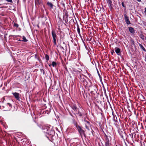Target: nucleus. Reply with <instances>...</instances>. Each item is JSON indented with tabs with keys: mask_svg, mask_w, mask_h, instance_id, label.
Here are the masks:
<instances>
[{
	"mask_svg": "<svg viewBox=\"0 0 146 146\" xmlns=\"http://www.w3.org/2000/svg\"><path fill=\"white\" fill-rule=\"evenodd\" d=\"M105 144L104 146H110L111 144L110 143H105Z\"/></svg>",
	"mask_w": 146,
	"mask_h": 146,
	"instance_id": "nucleus-31",
	"label": "nucleus"
},
{
	"mask_svg": "<svg viewBox=\"0 0 146 146\" xmlns=\"http://www.w3.org/2000/svg\"><path fill=\"white\" fill-rule=\"evenodd\" d=\"M70 115H71V116H72V114H71L70 113Z\"/></svg>",
	"mask_w": 146,
	"mask_h": 146,
	"instance_id": "nucleus-50",
	"label": "nucleus"
},
{
	"mask_svg": "<svg viewBox=\"0 0 146 146\" xmlns=\"http://www.w3.org/2000/svg\"><path fill=\"white\" fill-rule=\"evenodd\" d=\"M82 93L83 94V95H84V98H85V95H87V94L86 93H85V91H84V93H83V92L82 91Z\"/></svg>",
	"mask_w": 146,
	"mask_h": 146,
	"instance_id": "nucleus-35",
	"label": "nucleus"
},
{
	"mask_svg": "<svg viewBox=\"0 0 146 146\" xmlns=\"http://www.w3.org/2000/svg\"><path fill=\"white\" fill-rule=\"evenodd\" d=\"M138 1L140 2L141 1V0H137Z\"/></svg>",
	"mask_w": 146,
	"mask_h": 146,
	"instance_id": "nucleus-43",
	"label": "nucleus"
},
{
	"mask_svg": "<svg viewBox=\"0 0 146 146\" xmlns=\"http://www.w3.org/2000/svg\"><path fill=\"white\" fill-rule=\"evenodd\" d=\"M136 134H135V135H134L135 137V136H136Z\"/></svg>",
	"mask_w": 146,
	"mask_h": 146,
	"instance_id": "nucleus-54",
	"label": "nucleus"
},
{
	"mask_svg": "<svg viewBox=\"0 0 146 146\" xmlns=\"http://www.w3.org/2000/svg\"><path fill=\"white\" fill-rule=\"evenodd\" d=\"M71 108L74 111H77L78 110L76 105V104H72L71 105Z\"/></svg>",
	"mask_w": 146,
	"mask_h": 146,
	"instance_id": "nucleus-13",
	"label": "nucleus"
},
{
	"mask_svg": "<svg viewBox=\"0 0 146 146\" xmlns=\"http://www.w3.org/2000/svg\"><path fill=\"white\" fill-rule=\"evenodd\" d=\"M45 136H46L47 138L48 139V135H45Z\"/></svg>",
	"mask_w": 146,
	"mask_h": 146,
	"instance_id": "nucleus-41",
	"label": "nucleus"
},
{
	"mask_svg": "<svg viewBox=\"0 0 146 146\" xmlns=\"http://www.w3.org/2000/svg\"><path fill=\"white\" fill-rule=\"evenodd\" d=\"M133 134L132 133V136H131V137H132V138H133Z\"/></svg>",
	"mask_w": 146,
	"mask_h": 146,
	"instance_id": "nucleus-42",
	"label": "nucleus"
},
{
	"mask_svg": "<svg viewBox=\"0 0 146 146\" xmlns=\"http://www.w3.org/2000/svg\"><path fill=\"white\" fill-rule=\"evenodd\" d=\"M63 15H68V12L65 9H64L63 10Z\"/></svg>",
	"mask_w": 146,
	"mask_h": 146,
	"instance_id": "nucleus-22",
	"label": "nucleus"
},
{
	"mask_svg": "<svg viewBox=\"0 0 146 146\" xmlns=\"http://www.w3.org/2000/svg\"><path fill=\"white\" fill-rule=\"evenodd\" d=\"M3 99L4 100H5V98H4V97H3Z\"/></svg>",
	"mask_w": 146,
	"mask_h": 146,
	"instance_id": "nucleus-45",
	"label": "nucleus"
},
{
	"mask_svg": "<svg viewBox=\"0 0 146 146\" xmlns=\"http://www.w3.org/2000/svg\"><path fill=\"white\" fill-rule=\"evenodd\" d=\"M91 38L89 40L90 41H91Z\"/></svg>",
	"mask_w": 146,
	"mask_h": 146,
	"instance_id": "nucleus-51",
	"label": "nucleus"
},
{
	"mask_svg": "<svg viewBox=\"0 0 146 146\" xmlns=\"http://www.w3.org/2000/svg\"><path fill=\"white\" fill-rule=\"evenodd\" d=\"M115 51L118 55L121 56V50L119 48L117 47H115Z\"/></svg>",
	"mask_w": 146,
	"mask_h": 146,
	"instance_id": "nucleus-11",
	"label": "nucleus"
},
{
	"mask_svg": "<svg viewBox=\"0 0 146 146\" xmlns=\"http://www.w3.org/2000/svg\"><path fill=\"white\" fill-rule=\"evenodd\" d=\"M44 17V16H43L42 17H42Z\"/></svg>",
	"mask_w": 146,
	"mask_h": 146,
	"instance_id": "nucleus-55",
	"label": "nucleus"
},
{
	"mask_svg": "<svg viewBox=\"0 0 146 146\" xmlns=\"http://www.w3.org/2000/svg\"><path fill=\"white\" fill-rule=\"evenodd\" d=\"M77 76L79 79L80 82L81 83L85 88L88 87V82L85 78H87V77L82 74L79 71L77 73Z\"/></svg>",
	"mask_w": 146,
	"mask_h": 146,
	"instance_id": "nucleus-1",
	"label": "nucleus"
},
{
	"mask_svg": "<svg viewBox=\"0 0 146 146\" xmlns=\"http://www.w3.org/2000/svg\"><path fill=\"white\" fill-rule=\"evenodd\" d=\"M77 32L78 34L80 35V30L79 28V26L78 24H77Z\"/></svg>",
	"mask_w": 146,
	"mask_h": 146,
	"instance_id": "nucleus-23",
	"label": "nucleus"
},
{
	"mask_svg": "<svg viewBox=\"0 0 146 146\" xmlns=\"http://www.w3.org/2000/svg\"><path fill=\"white\" fill-rule=\"evenodd\" d=\"M74 125L81 138L82 139L83 136L86 138V135L85 133V131L83 129L82 127L79 125L77 123H75Z\"/></svg>",
	"mask_w": 146,
	"mask_h": 146,
	"instance_id": "nucleus-2",
	"label": "nucleus"
},
{
	"mask_svg": "<svg viewBox=\"0 0 146 146\" xmlns=\"http://www.w3.org/2000/svg\"><path fill=\"white\" fill-rule=\"evenodd\" d=\"M63 20L64 21L65 23H67L68 22V15H63Z\"/></svg>",
	"mask_w": 146,
	"mask_h": 146,
	"instance_id": "nucleus-17",
	"label": "nucleus"
},
{
	"mask_svg": "<svg viewBox=\"0 0 146 146\" xmlns=\"http://www.w3.org/2000/svg\"><path fill=\"white\" fill-rule=\"evenodd\" d=\"M13 25L14 27H15L17 28H18L19 26V25L18 24H17V23H14Z\"/></svg>",
	"mask_w": 146,
	"mask_h": 146,
	"instance_id": "nucleus-27",
	"label": "nucleus"
},
{
	"mask_svg": "<svg viewBox=\"0 0 146 146\" xmlns=\"http://www.w3.org/2000/svg\"><path fill=\"white\" fill-rule=\"evenodd\" d=\"M129 30V32L132 34H134L135 33V30L134 29L131 27H128Z\"/></svg>",
	"mask_w": 146,
	"mask_h": 146,
	"instance_id": "nucleus-18",
	"label": "nucleus"
},
{
	"mask_svg": "<svg viewBox=\"0 0 146 146\" xmlns=\"http://www.w3.org/2000/svg\"><path fill=\"white\" fill-rule=\"evenodd\" d=\"M120 136H121V138H122V139H124V138H123V135H121V134H120Z\"/></svg>",
	"mask_w": 146,
	"mask_h": 146,
	"instance_id": "nucleus-37",
	"label": "nucleus"
},
{
	"mask_svg": "<svg viewBox=\"0 0 146 146\" xmlns=\"http://www.w3.org/2000/svg\"><path fill=\"white\" fill-rule=\"evenodd\" d=\"M66 46V45L65 44L64 42H63L62 44L61 45H60V48L61 49H62L63 50H64V47H65Z\"/></svg>",
	"mask_w": 146,
	"mask_h": 146,
	"instance_id": "nucleus-19",
	"label": "nucleus"
},
{
	"mask_svg": "<svg viewBox=\"0 0 146 146\" xmlns=\"http://www.w3.org/2000/svg\"><path fill=\"white\" fill-rule=\"evenodd\" d=\"M18 41H21V40H20V39H19V40Z\"/></svg>",
	"mask_w": 146,
	"mask_h": 146,
	"instance_id": "nucleus-47",
	"label": "nucleus"
},
{
	"mask_svg": "<svg viewBox=\"0 0 146 146\" xmlns=\"http://www.w3.org/2000/svg\"><path fill=\"white\" fill-rule=\"evenodd\" d=\"M104 94L105 95V96H106V98H107L108 99V96L107 95V94H106V90H105H105H104Z\"/></svg>",
	"mask_w": 146,
	"mask_h": 146,
	"instance_id": "nucleus-30",
	"label": "nucleus"
},
{
	"mask_svg": "<svg viewBox=\"0 0 146 146\" xmlns=\"http://www.w3.org/2000/svg\"><path fill=\"white\" fill-rule=\"evenodd\" d=\"M124 16L125 22L127 25H129L131 24L129 20V18L126 14H124Z\"/></svg>",
	"mask_w": 146,
	"mask_h": 146,
	"instance_id": "nucleus-10",
	"label": "nucleus"
},
{
	"mask_svg": "<svg viewBox=\"0 0 146 146\" xmlns=\"http://www.w3.org/2000/svg\"><path fill=\"white\" fill-rule=\"evenodd\" d=\"M23 40H22V41L24 42H26L28 41V40L25 37V36H23Z\"/></svg>",
	"mask_w": 146,
	"mask_h": 146,
	"instance_id": "nucleus-24",
	"label": "nucleus"
},
{
	"mask_svg": "<svg viewBox=\"0 0 146 146\" xmlns=\"http://www.w3.org/2000/svg\"><path fill=\"white\" fill-rule=\"evenodd\" d=\"M46 5L50 8V10L51 11L52 9H53V12L56 13V7L52 3L48 1L46 2Z\"/></svg>",
	"mask_w": 146,
	"mask_h": 146,
	"instance_id": "nucleus-4",
	"label": "nucleus"
},
{
	"mask_svg": "<svg viewBox=\"0 0 146 146\" xmlns=\"http://www.w3.org/2000/svg\"><path fill=\"white\" fill-rule=\"evenodd\" d=\"M46 131H44V132H46V133L48 135H50L51 136H53L54 134V131L53 130L50 129V127H46Z\"/></svg>",
	"mask_w": 146,
	"mask_h": 146,
	"instance_id": "nucleus-5",
	"label": "nucleus"
},
{
	"mask_svg": "<svg viewBox=\"0 0 146 146\" xmlns=\"http://www.w3.org/2000/svg\"><path fill=\"white\" fill-rule=\"evenodd\" d=\"M11 36H15V35H11Z\"/></svg>",
	"mask_w": 146,
	"mask_h": 146,
	"instance_id": "nucleus-46",
	"label": "nucleus"
},
{
	"mask_svg": "<svg viewBox=\"0 0 146 146\" xmlns=\"http://www.w3.org/2000/svg\"><path fill=\"white\" fill-rule=\"evenodd\" d=\"M78 110V112L76 113V114L78 115V116L80 118L83 117L84 114V111L81 108L80 109H79V108Z\"/></svg>",
	"mask_w": 146,
	"mask_h": 146,
	"instance_id": "nucleus-6",
	"label": "nucleus"
},
{
	"mask_svg": "<svg viewBox=\"0 0 146 146\" xmlns=\"http://www.w3.org/2000/svg\"><path fill=\"white\" fill-rule=\"evenodd\" d=\"M139 45L140 47L141 48V49L143 51H146L145 48H144V47H143V46L142 44H141L140 43H139Z\"/></svg>",
	"mask_w": 146,
	"mask_h": 146,
	"instance_id": "nucleus-20",
	"label": "nucleus"
},
{
	"mask_svg": "<svg viewBox=\"0 0 146 146\" xmlns=\"http://www.w3.org/2000/svg\"><path fill=\"white\" fill-rule=\"evenodd\" d=\"M145 14H146V7L145 8Z\"/></svg>",
	"mask_w": 146,
	"mask_h": 146,
	"instance_id": "nucleus-39",
	"label": "nucleus"
},
{
	"mask_svg": "<svg viewBox=\"0 0 146 146\" xmlns=\"http://www.w3.org/2000/svg\"><path fill=\"white\" fill-rule=\"evenodd\" d=\"M116 123L118 126H119H119H120L119 124V122L117 121L116 122Z\"/></svg>",
	"mask_w": 146,
	"mask_h": 146,
	"instance_id": "nucleus-36",
	"label": "nucleus"
},
{
	"mask_svg": "<svg viewBox=\"0 0 146 146\" xmlns=\"http://www.w3.org/2000/svg\"><path fill=\"white\" fill-rule=\"evenodd\" d=\"M102 146H104V145H102Z\"/></svg>",
	"mask_w": 146,
	"mask_h": 146,
	"instance_id": "nucleus-52",
	"label": "nucleus"
},
{
	"mask_svg": "<svg viewBox=\"0 0 146 146\" xmlns=\"http://www.w3.org/2000/svg\"><path fill=\"white\" fill-rule=\"evenodd\" d=\"M13 96L17 100H19V93L17 92H15L13 93Z\"/></svg>",
	"mask_w": 146,
	"mask_h": 146,
	"instance_id": "nucleus-15",
	"label": "nucleus"
},
{
	"mask_svg": "<svg viewBox=\"0 0 146 146\" xmlns=\"http://www.w3.org/2000/svg\"><path fill=\"white\" fill-rule=\"evenodd\" d=\"M114 53V51H113V52H111V54L112 55H113V53Z\"/></svg>",
	"mask_w": 146,
	"mask_h": 146,
	"instance_id": "nucleus-38",
	"label": "nucleus"
},
{
	"mask_svg": "<svg viewBox=\"0 0 146 146\" xmlns=\"http://www.w3.org/2000/svg\"><path fill=\"white\" fill-rule=\"evenodd\" d=\"M19 1V0H18V1H17V3H18Z\"/></svg>",
	"mask_w": 146,
	"mask_h": 146,
	"instance_id": "nucleus-48",
	"label": "nucleus"
},
{
	"mask_svg": "<svg viewBox=\"0 0 146 146\" xmlns=\"http://www.w3.org/2000/svg\"><path fill=\"white\" fill-rule=\"evenodd\" d=\"M92 134L93 135V136H94L95 135V132L92 129L91 131Z\"/></svg>",
	"mask_w": 146,
	"mask_h": 146,
	"instance_id": "nucleus-29",
	"label": "nucleus"
},
{
	"mask_svg": "<svg viewBox=\"0 0 146 146\" xmlns=\"http://www.w3.org/2000/svg\"><path fill=\"white\" fill-rule=\"evenodd\" d=\"M72 21L74 22V19H71L70 21Z\"/></svg>",
	"mask_w": 146,
	"mask_h": 146,
	"instance_id": "nucleus-40",
	"label": "nucleus"
},
{
	"mask_svg": "<svg viewBox=\"0 0 146 146\" xmlns=\"http://www.w3.org/2000/svg\"><path fill=\"white\" fill-rule=\"evenodd\" d=\"M107 1V4L108 6L109 7L111 11H112L113 9V5L112 4L111 0H106Z\"/></svg>",
	"mask_w": 146,
	"mask_h": 146,
	"instance_id": "nucleus-9",
	"label": "nucleus"
},
{
	"mask_svg": "<svg viewBox=\"0 0 146 146\" xmlns=\"http://www.w3.org/2000/svg\"><path fill=\"white\" fill-rule=\"evenodd\" d=\"M105 143H110V141L111 140V137L110 136L107 135L105 133Z\"/></svg>",
	"mask_w": 146,
	"mask_h": 146,
	"instance_id": "nucleus-7",
	"label": "nucleus"
},
{
	"mask_svg": "<svg viewBox=\"0 0 146 146\" xmlns=\"http://www.w3.org/2000/svg\"><path fill=\"white\" fill-rule=\"evenodd\" d=\"M140 38H141L142 40H144V36L142 34H140Z\"/></svg>",
	"mask_w": 146,
	"mask_h": 146,
	"instance_id": "nucleus-28",
	"label": "nucleus"
},
{
	"mask_svg": "<svg viewBox=\"0 0 146 146\" xmlns=\"http://www.w3.org/2000/svg\"><path fill=\"white\" fill-rule=\"evenodd\" d=\"M121 4H122V6L124 8H126V6L124 5V2H123Z\"/></svg>",
	"mask_w": 146,
	"mask_h": 146,
	"instance_id": "nucleus-34",
	"label": "nucleus"
},
{
	"mask_svg": "<svg viewBox=\"0 0 146 146\" xmlns=\"http://www.w3.org/2000/svg\"><path fill=\"white\" fill-rule=\"evenodd\" d=\"M145 39L146 40V36L145 37Z\"/></svg>",
	"mask_w": 146,
	"mask_h": 146,
	"instance_id": "nucleus-49",
	"label": "nucleus"
},
{
	"mask_svg": "<svg viewBox=\"0 0 146 146\" xmlns=\"http://www.w3.org/2000/svg\"><path fill=\"white\" fill-rule=\"evenodd\" d=\"M85 125L86 129L89 130V127H90V124L89 121H85Z\"/></svg>",
	"mask_w": 146,
	"mask_h": 146,
	"instance_id": "nucleus-14",
	"label": "nucleus"
},
{
	"mask_svg": "<svg viewBox=\"0 0 146 146\" xmlns=\"http://www.w3.org/2000/svg\"><path fill=\"white\" fill-rule=\"evenodd\" d=\"M60 5H62L63 7H65V4L63 3V1L60 2Z\"/></svg>",
	"mask_w": 146,
	"mask_h": 146,
	"instance_id": "nucleus-32",
	"label": "nucleus"
},
{
	"mask_svg": "<svg viewBox=\"0 0 146 146\" xmlns=\"http://www.w3.org/2000/svg\"><path fill=\"white\" fill-rule=\"evenodd\" d=\"M7 2L12 3L13 2L12 0H5Z\"/></svg>",
	"mask_w": 146,
	"mask_h": 146,
	"instance_id": "nucleus-33",
	"label": "nucleus"
},
{
	"mask_svg": "<svg viewBox=\"0 0 146 146\" xmlns=\"http://www.w3.org/2000/svg\"><path fill=\"white\" fill-rule=\"evenodd\" d=\"M45 57L46 60L48 61L49 59V56L48 54H46L45 55Z\"/></svg>",
	"mask_w": 146,
	"mask_h": 146,
	"instance_id": "nucleus-26",
	"label": "nucleus"
},
{
	"mask_svg": "<svg viewBox=\"0 0 146 146\" xmlns=\"http://www.w3.org/2000/svg\"><path fill=\"white\" fill-rule=\"evenodd\" d=\"M6 105L8 107V109L7 110H6L10 111L11 110L12 107V105L11 103L8 102L7 104Z\"/></svg>",
	"mask_w": 146,
	"mask_h": 146,
	"instance_id": "nucleus-16",
	"label": "nucleus"
},
{
	"mask_svg": "<svg viewBox=\"0 0 146 146\" xmlns=\"http://www.w3.org/2000/svg\"><path fill=\"white\" fill-rule=\"evenodd\" d=\"M52 35L53 39V43L54 45H56L57 44L56 40H58L57 39V36L56 34L55 31L54 30H52L51 32Z\"/></svg>",
	"mask_w": 146,
	"mask_h": 146,
	"instance_id": "nucleus-3",
	"label": "nucleus"
},
{
	"mask_svg": "<svg viewBox=\"0 0 146 146\" xmlns=\"http://www.w3.org/2000/svg\"><path fill=\"white\" fill-rule=\"evenodd\" d=\"M45 128H46V127H45ZM46 130H45V131H46ZM44 131H45V129H44Z\"/></svg>",
	"mask_w": 146,
	"mask_h": 146,
	"instance_id": "nucleus-53",
	"label": "nucleus"
},
{
	"mask_svg": "<svg viewBox=\"0 0 146 146\" xmlns=\"http://www.w3.org/2000/svg\"><path fill=\"white\" fill-rule=\"evenodd\" d=\"M41 2H42L41 0H37V2L38 4H40L41 3ZM36 0H35V4H36Z\"/></svg>",
	"mask_w": 146,
	"mask_h": 146,
	"instance_id": "nucleus-25",
	"label": "nucleus"
},
{
	"mask_svg": "<svg viewBox=\"0 0 146 146\" xmlns=\"http://www.w3.org/2000/svg\"><path fill=\"white\" fill-rule=\"evenodd\" d=\"M90 82V84H88V86L89 87H91L92 90H94V92H97V91L98 90V89L96 85H94L93 86H92V83L90 80H89Z\"/></svg>",
	"mask_w": 146,
	"mask_h": 146,
	"instance_id": "nucleus-8",
	"label": "nucleus"
},
{
	"mask_svg": "<svg viewBox=\"0 0 146 146\" xmlns=\"http://www.w3.org/2000/svg\"><path fill=\"white\" fill-rule=\"evenodd\" d=\"M51 65L53 67H55L57 65V63L56 62L53 61L52 62V64H50L49 65V66L50 67Z\"/></svg>",
	"mask_w": 146,
	"mask_h": 146,
	"instance_id": "nucleus-21",
	"label": "nucleus"
},
{
	"mask_svg": "<svg viewBox=\"0 0 146 146\" xmlns=\"http://www.w3.org/2000/svg\"><path fill=\"white\" fill-rule=\"evenodd\" d=\"M85 0V1L86 2H87V1H88L87 0Z\"/></svg>",
	"mask_w": 146,
	"mask_h": 146,
	"instance_id": "nucleus-44",
	"label": "nucleus"
},
{
	"mask_svg": "<svg viewBox=\"0 0 146 146\" xmlns=\"http://www.w3.org/2000/svg\"><path fill=\"white\" fill-rule=\"evenodd\" d=\"M91 96L95 98L97 97V92H94V90H92L90 92Z\"/></svg>",
	"mask_w": 146,
	"mask_h": 146,
	"instance_id": "nucleus-12",
	"label": "nucleus"
}]
</instances>
